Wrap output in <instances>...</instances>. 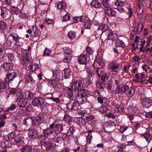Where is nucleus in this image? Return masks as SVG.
I'll return each mask as SVG.
<instances>
[{
    "instance_id": "13",
    "label": "nucleus",
    "mask_w": 152,
    "mask_h": 152,
    "mask_svg": "<svg viewBox=\"0 0 152 152\" xmlns=\"http://www.w3.org/2000/svg\"><path fill=\"white\" fill-rule=\"evenodd\" d=\"M80 106V104L77 102V101L76 102H74L72 103V104L71 105V108L69 107L68 105L67 106V109L69 110L70 109V110H66V112L69 113L70 111L71 110H78L79 109Z\"/></svg>"
},
{
    "instance_id": "56",
    "label": "nucleus",
    "mask_w": 152,
    "mask_h": 152,
    "mask_svg": "<svg viewBox=\"0 0 152 152\" xmlns=\"http://www.w3.org/2000/svg\"><path fill=\"white\" fill-rule=\"evenodd\" d=\"M105 125L107 128H114L115 126V124L113 121L107 122L105 124Z\"/></svg>"
},
{
    "instance_id": "30",
    "label": "nucleus",
    "mask_w": 152,
    "mask_h": 152,
    "mask_svg": "<svg viewBox=\"0 0 152 152\" xmlns=\"http://www.w3.org/2000/svg\"><path fill=\"white\" fill-rule=\"evenodd\" d=\"M55 131L58 132H61L63 130V125L59 123H57L54 125Z\"/></svg>"
},
{
    "instance_id": "35",
    "label": "nucleus",
    "mask_w": 152,
    "mask_h": 152,
    "mask_svg": "<svg viewBox=\"0 0 152 152\" xmlns=\"http://www.w3.org/2000/svg\"><path fill=\"white\" fill-rule=\"evenodd\" d=\"M110 69L113 70H115L118 69L119 66V64L116 62L114 61L111 63H110Z\"/></svg>"
},
{
    "instance_id": "26",
    "label": "nucleus",
    "mask_w": 152,
    "mask_h": 152,
    "mask_svg": "<svg viewBox=\"0 0 152 152\" xmlns=\"http://www.w3.org/2000/svg\"><path fill=\"white\" fill-rule=\"evenodd\" d=\"M107 39H110L113 41H116V40L118 39V36L115 33H110L107 36Z\"/></svg>"
},
{
    "instance_id": "40",
    "label": "nucleus",
    "mask_w": 152,
    "mask_h": 152,
    "mask_svg": "<svg viewBox=\"0 0 152 152\" xmlns=\"http://www.w3.org/2000/svg\"><path fill=\"white\" fill-rule=\"evenodd\" d=\"M62 76H64L65 79L69 78L70 75V71L68 69H65L62 72Z\"/></svg>"
},
{
    "instance_id": "41",
    "label": "nucleus",
    "mask_w": 152,
    "mask_h": 152,
    "mask_svg": "<svg viewBox=\"0 0 152 152\" xmlns=\"http://www.w3.org/2000/svg\"><path fill=\"white\" fill-rule=\"evenodd\" d=\"M32 148L28 146H23L21 149V152H31Z\"/></svg>"
},
{
    "instance_id": "20",
    "label": "nucleus",
    "mask_w": 152,
    "mask_h": 152,
    "mask_svg": "<svg viewBox=\"0 0 152 152\" xmlns=\"http://www.w3.org/2000/svg\"><path fill=\"white\" fill-rule=\"evenodd\" d=\"M24 98L28 100L32 99L34 96V94L30 91H26L24 93Z\"/></svg>"
},
{
    "instance_id": "34",
    "label": "nucleus",
    "mask_w": 152,
    "mask_h": 152,
    "mask_svg": "<svg viewBox=\"0 0 152 152\" xmlns=\"http://www.w3.org/2000/svg\"><path fill=\"white\" fill-rule=\"evenodd\" d=\"M47 138L46 137L43 135H41L38 137L37 140L38 142L39 141L40 143L42 145L46 141V140Z\"/></svg>"
},
{
    "instance_id": "43",
    "label": "nucleus",
    "mask_w": 152,
    "mask_h": 152,
    "mask_svg": "<svg viewBox=\"0 0 152 152\" xmlns=\"http://www.w3.org/2000/svg\"><path fill=\"white\" fill-rule=\"evenodd\" d=\"M84 23V26L86 28H90L91 26V22L88 19L85 18L83 22Z\"/></svg>"
},
{
    "instance_id": "29",
    "label": "nucleus",
    "mask_w": 152,
    "mask_h": 152,
    "mask_svg": "<svg viewBox=\"0 0 152 152\" xmlns=\"http://www.w3.org/2000/svg\"><path fill=\"white\" fill-rule=\"evenodd\" d=\"M89 94V93L87 90L86 89H84L83 88L80 90L78 92V95L85 97L87 96Z\"/></svg>"
},
{
    "instance_id": "5",
    "label": "nucleus",
    "mask_w": 152,
    "mask_h": 152,
    "mask_svg": "<svg viewBox=\"0 0 152 152\" xmlns=\"http://www.w3.org/2000/svg\"><path fill=\"white\" fill-rule=\"evenodd\" d=\"M142 104L144 108H148L152 104V97H145L142 101Z\"/></svg>"
},
{
    "instance_id": "38",
    "label": "nucleus",
    "mask_w": 152,
    "mask_h": 152,
    "mask_svg": "<svg viewBox=\"0 0 152 152\" xmlns=\"http://www.w3.org/2000/svg\"><path fill=\"white\" fill-rule=\"evenodd\" d=\"M25 78L27 82L33 83L34 82V80L31 74L26 75L25 77Z\"/></svg>"
},
{
    "instance_id": "24",
    "label": "nucleus",
    "mask_w": 152,
    "mask_h": 152,
    "mask_svg": "<svg viewBox=\"0 0 152 152\" xmlns=\"http://www.w3.org/2000/svg\"><path fill=\"white\" fill-rule=\"evenodd\" d=\"M1 16L3 18H5L7 15L8 12L9 11V10L5 7H2L1 9Z\"/></svg>"
},
{
    "instance_id": "44",
    "label": "nucleus",
    "mask_w": 152,
    "mask_h": 152,
    "mask_svg": "<svg viewBox=\"0 0 152 152\" xmlns=\"http://www.w3.org/2000/svg\"><path fill=\"white\" fill-rule=\"evenodd\" d=\"M23 137L20 136L16 137L15 138V142L18 145H22V143L23 142V141H22Z\"/></svg>"
},
{
    "instance_id": "10",
    "label": "nucleus",
    "mask_w": 152,
    "mask_h": 152,
    "mask_svg": "<svg viewBox=\"0 0 152 152\" xmlns=\"http://www.w3.org/2000/svg\"><path fill=\"white\" fill-rule=\"evenodd\" d=\"M53 79L50 80L48 81V84L50 86H52L53 87H56L58 85V80L57 77L56 75H55V73L53 72Z\"/></svg>"
},
{
    "instance_id": "22",
    "label": "nucleus",
    "mask_w": 152,
    "mask_h": 152,
    "mask_svg": "<svg viewBox=\"0 0 152 152\" xmlns=\"http://www.w3.org/2000/svg\"><path fill=\"white\" fill-rule=\"evenodd\" d=\"M15 133L14 132H12L10 133H9L7 135H5L4 137V139L7 140H12L15 137Z\"/></svg>"
},
{
    "instance_id": "53",
    "label": "nucleus",
    "mask_w": 152,
    "mask_h": 152,
    "mask_svg": "<svg viewBox=\"0 0 152 152\" xmlns=\"http://www.w3.org/2000/svg\"><path fill=\"white\" fill-rule=\"evenodd\" d=\"M64 50L65 54L66 55H69V54L72 53V51L71 48L68 47L64 48Z\"/></svg>"
},
{
    "instance_id": "64",
    "label": "nucleus",
    "mask_w": 152,
    "mask_h": 152,
    "mask_svg": "<svg viewBox=\"0 0 152 152\" xmlns=\"http://www.w3.org/2000/svg\"><path fill=\"white\" fill-rule=\"evenodd\" d=\"M16 96L17 97L18 99H22L24 98V96L23 94L20 91V90H18L17 93L16 94Z\"/></svg>"
},
{
    "instance_id": "17",
    "label": "nucleus",
    "mask_w": 152,
    "mask_h": 152,
    "mask_svg": "<svg viewBox=\"0 0 152 152\" xmlns=\"http://www.w3.org/2000/svg\"><path fill=\"white\" fill-rule=\"evenodd\" d=\"M74 121L78 125L83 126L85 123V119L82 117L75 118Z\"/></svg>"
},
{
    "instance_id": "39",
    "label": "nucleus",
    "mask_w": 152,
    "mask_h": 152,
    "mask_svg": "<svg viewBox=\"0 0 152 152\" xmlns=\"http://www.w3.org/2000/svg\"><path fill=\"white\" fill-rule=\"evenodd\" d=\"M67 36L70 39H75L76 36V33L74 31H70L67 34Z\"/></svg>"
},
{
    "instance_id": "42",
    "label": "nucleus",
    "mask_w": 152,
    "mask_h": 152,
    "mask_svg": "<svg viewBox=\"0 0 152 152\" xmlns=\"http://www.w3.org/2000/svg\"><path fill=\"white\" fill-rule=\"evenodd\" d=\"M116 42H115V46L117 47L124 48V44L123 41L118 39L116 40Z\"/></svg>"
},
{
    "instance_id": "46",
    "label": "nucleus",
    "mask_w": 152,
    "mask_h": 152,
    "mask_svg": "<svg viewBox=\"0 0 152 152\" xmlns=\"http://www.w3.org/2000/svg\"><path fill=\"white\" fill-rule=\"evenodd\" d=\"M128 97L129 98H131L135 93V90L132 87L128 88Z\"/></svg>"
},
{
    "instance_id": "25",
    "label": "nucleus",
    "mask_w": 152,
    "mask_h": 152,
    "mask_svg": "<svg viewBox=\"0 0 152 152\" xmlns=\"http://www.w3.org/2000/svg\"><path fill=\"white\" fill-rule=\"evenodd\" d=\"M18 104L20 107H23L26 104L27 102L25 99L24 98L21 99L17 100Z\"/></svg>"
},
{
    "instance_id": "8",
    "label": "nucleus",
    "mask_w": 152,
    "mask_h": 152,
    "mask_svg": "<svg viewBox=\"0 0 152 152\" xmlns=\"http://www.w3.org/2000/svg\"><path fill=\"white\" fill-rule=\"evenodd\" d=\"M1 68L6 72H8L12 69L13 64L10 63L6 62L1 66Z\"/></svg>"
},
{
    "instance_id": "58",
    "label": "nucleus",
    "mask_w": 152,
    "mask_h": 152,
    "mask_svg": "<svg viewBox=\"0 0 152 152\" xmlns=\"http://www.w3.org/2000/svg\"><path fill=\"white\" fill-rule=\"evenodd\" d=\"M64 119L67 123L71 122L72 120V118L67 114L65 115L64 118Z\"/></svg>"
},
{
    "instance_id": "60",
    "label": "nucleus",
    "mask_w": 152,
    "mask_h": 152,
    "mask_svg": "<svg viewBox=\"0 0 152 152\" xmlns=\"http://www.w3.org/2000/svg\"><path fill=\"white\" fill-rule=\"evenodd\" d=\"M125 3L124 1H122L121 0H117L115 2V4L118 7H122L125 5Z\"/></svg>"
},
{
    "instance_id": "55",
    "label": "nucleus",
    "mask_w": 152,
    "mask_h": 152,
    "mask_svg": "<svg viewBox=\"0 0 152 152\" xmlns=\"http://www.w3.org/2000/svg\"><path fill=\"white\" fill-rule=\"evenodd\" d=\"M61 19L64 22L67 21L69 20L70 19V16L67 13L65 15L61 17Z\"/></svg>"
},
{
    "instance_id": "14",
    "label": "nucleus",
    "mask_w": 152,
    "mask_h": 152,
    "mask_svg": "<svg viewBox=\"0 0 152 152\" xmlns=\"http://www.w3.org/2000/svg\"><path fill=\"white\" fill-rule=\"evenodd\" d=\"M105 15L108 17H113L114 16L115 12L113 8L107 9L104 12Z\"/></svg>"
},
{
    "instance_id": "62",
    "label": "nucleus",
    "mask_w": 152,
    "mask_h": 152,
    "mask_svg": "<svg viewBox=\"0 0 152 152\" xmlns=\"http://www.w3.org/2000/svg\"><path fill=\"white\" fill-rule=\"evenodd\" d=\"M85 18L83 16H81L80 17H75L73 18V20L75 21H80L83 22Z\"/></svg>"
},
{
    "instance_id": "21",
    "label": "nucleus",
    "mask_w": 152,
    "mask_h": 152,
    "mask_svg": "<svg viewBox=\"0 0 152 152\" xmlns=\"http://www.w3.org/2000/svg\"><path fill=\"white\" fill-rule=\"evenodd\" d=\"M91 6L96 9L100 8L101 7V5L98 0H93L91 2Z\"/></svg>"
},
{
    "instance_id": "15",
    "label": "nucleus",
    "mask_w": 152,
    "mask_h": 152,
    "mask_svg": "<svg viewBox=\"0 0 152 152\" xmlns=\"http://www.w3.org/2000/svg\"><path fill=\"white\" fill-rule=\"evenodd\" d=\"M68 91L66 92L65 95L69 99L72 100L75 97L73 91L69 88H68Z\"/></svg>"
},
{
    "instance_id": "31",
    "label": "nucleus",
    "mask_w": 152,
    "mask_h": 152,
    "mask_svg": "<svg viewBox=\"0 0 152 152\" xmlns=\"http://www.w3.org/2000/svg\"><path fill=\"white\" fill-rule=\"evenodd\" d=\"M88 134L86 136V139L87 143L90 144L93 138L91 133L93 132V131L92 130H89L88 131Z\"/></svg>"
},
{
    "instance_id": "52",
    "label": "nucleus",
    "mask_w": 152,
    "mask_h": 152,
    "mask_svg": "<svg viewBox=\"0 0 152 152\" xmlns=\"http://www.w3.org/2000/svg\"><path fill=\"white\" fill-rule=\"evenodd\" d=\"M16 108V105L14 104L11 105L9 107L6 108L4 112H9L10 111H12Z\"/></svg>"
},
{
    "instance_id": "18",
    "label": "nucleus",
    "mask_w": 152,
    "mask_h": 152,
    "mask_svg": "<svg viewBox=\"0 0 152 152\" xmlns=\"http://www.w3.org/2000/svg\"><path fill=\"white\" fill-rule=\"evenodd\" d=\"M142 134L141 137H144L148 142H149L152 139V136L148 132L143 133L142 132L141 133Z\"/></svg>"
},
{
    "instance_id": "2",
    "label": "nucleus",
    "mask_w": 152,
    "mask_h": 152,
    "mask_svg": "<svg viewBox=\"0 0 152 152\" xmlns=\"http://www.w3.org/2000/svg\"><path fill=\"white\" fill-rule=\"evenodd\" d=\"M45 99L40 97H37L33 99L31 104L34 107L41 106L44 104Z\"/></svg>"
},
{
    "instance_id": "12",
    "label": "nucleus",
    "mask_w": 152,
    "mask_h": 152,
    "mask_svg": "<svg viewBox=\"0 0 152 152\" xmlns=\"http://www.w3.org/2000/svg\"><path fill=\"white\" fill-rule=\"evenodd\" d=\"M4 140V141L1 142L0 143V146L2 148H10L12 146V143L9 140Z\"/></svg>"
},
{
    "instance_id": "32",
    "label": "nucleus",
    "mask_w": 152,
    "mask_h": 152,
    "mask_svg": "<svg viewBox=\"0 0 152 152\" xmlns=\"http://www.w3.org/2000/svg\"><path fill=\"white\" fill-rule=\"evenodd\" d=\"M94 52V50L90 47L88 46L86 48L85 50L84 51L83 53L84 54L88 55L91 54Z\"/></svg>"
},
{
    "instance_id": "7",
    "label": "nucleus",
    "mask_w": 152,
    "mask_h": 152,
    "mask_svg": "<svg viewBox=\"0 0 152 152\" xmlns=\"http://www.w3.org/2000/svg\"><path fill=\"white\" fill-rule=\"evenodd\" d=\"M42 145L45 148V150L48 152H53V150L52 148L53 147L51 141H46Z\"/></svg>"
},
{
    "instance_id": "33",
    "label": "nucleus",
    "mask_w": 152,
    "mask_h": 152,
    "mask_svg": "<svg viewBox=\"0 0 152 152\" xmlns=\"http://www.w3.org/2000/svg\"><path fill=\"white\" fill-rule=\"evenodd\" d=\"M102 6L104 7V9H109L111 6V4L109 0H103Z\"/></svg>"
},
{
    "instance_id": "9",
    "label": "nucleus",
    "mask_w": 152,
    "mask_h": 152,
    "mask_svg": "<svg viewBox=\"0 0 152 152\" xmlns=\"http://www.w3.org/2000/svg\"><path fill=\"white\" fill-rule=\"evenodd\" d=\"M78 62L80 64H85L87 61V56L83 53L80 55L78 59Z\"/></svg>"
},
{
    "instance_id": "48",
    "label": "nucleus",
    "mask_w": 152,
    "mask_h": 152,
    "mask_svg": "<svg viewBox=\"0 0 152 152\" xmlns=\"http://www.w3.org/2000/svg\"><path fill=\"white\" fill-rule=\"evenodd\" d=\"M74 127L73 126L69 127L67 133V135L68 136H72L75 132Z\"/></svg>"
},
{
    "instance_id": "49",
    "label": "nucleus",
    "mask_w": 152,
    "mask_h": 152,
    "mask_svg": "<svg viewBox=\"0 0 152 152\" xmlns=\"http://www.w3.org/2000/svg\"><path fill=\"white\" fill-rule=\"evenodd\" d=\"M51 52L52 50H51L49 49L48 48H45L44 51L43 56H49L50 55Z\"/></svg>"
},
{
    "instance_id": "47",
    "label": "nucleus",
    "mask_w": 152,
    "mask_h": 152,
    "mask_svg": "<svg viewBox=\"0 0 152 152\" xmlns=\"http://www.w3.org/2000/svg\"><path fill=\"white\" fill-rule=\"evenodd\" d=\"M108 28V26L107 24H102L98 28L99 30H101L102 33H103V32L106 31Z\"/></svg>"
},
{
    "instance_id": "45",
    "label": "nucleus",
    "mask_w": 152,
    "mask_h": 152,
    "mask_svg": "<svg viewBox=\"0 0 152 152\" xmlns=\"http://www.w3.org/2000/svg\"><path fill=\"white\" fill-rule=\"evenodd\" d=\"M8 86V85L6 81L0 82V91L7 88Z\"/></svg>"
},
{
    "instance_id": "3",
    "label": "nucleus",
    "mask_w": 152,
    "mask_h": 152,
    "mask_svg": "<svg viewBox=\"0 0 152 152\" xmlns=\"http://www.w3.org/2000/svg\"><path fill=\"white\" fill-rule=\"evenodd\" d=\"M17 76L16 72H12L8 73L6 75L5 80L7 83H10L13 81Z\"/></svg>"
},
{
    "instance_id": "63",
    "label": "nucleus",
    "mask_w": 152,
    "mask_h": 152,
    "mask_svg": "<svg viewBox=\"0 0 152 152\" xmlns=\"http://www.w3.org/2000/svg\"><path fill=\"white\" fill-rule=\"evenodd\" d=\"M103 68L102 67H98L97 68L96 70V72L98 76L99 77L101 75V74L103 72Z\"/></svg>"
},
{
    "instance_id": "6",
    "label": "nucleus",
    "mask_w": 152,
    "mask_h": 152,
    "mask_svg": "<svg viewBox=\"0 0 152 152\" xmlns=\"http://www.w3.org/2000/svg\"><path fill=\"white\" fill-rule=\"evenodd\" d=\"M54 126V124L53 123L50 125L49 128H46L44 129L43 131L44 135L46 137H47L51 135L53 133V131L52 129Z\"/></svg>"
},
{
    "instance_id": "28",
    "label": "nucleus",
    "mask_w": 152,
    "mask_h": 152,
    "mask_svg": "<svg viewBox=\"0 0 152 152\" xmlns=\"http://www.w3.org/2000/svg\"><path fill=\"white\" fill-rule=\"evenodd\" d=\"M77 101L80 104H83L85 103L86 102V98L80 95H78L76 97Z\"/></svg>"
},
{
    "instance_id": "1",
    "label": "nucleus",
    "mask_w": 152,
    "mask_h": 152,
    "mask_svg": "<svg viewBox=\"0 0 152 152\" xmlns=\"http://www.w3.org/2000/svg\"><path fill=\"white\" fill-rule=\"evenodd\" d=\"M46 117L45 115L40 114L38 115L35 118H33L34 126H36L37 124L45 122L47 120Z\"/></svg>"
},
{
    "instance_id": "61",
    "label": "nucleus",
    "mask_w": 152,
    "mask_h": 152,
    "mask_svg": "<svg viewBox=\"0 0 152 152\" xmlns=\"http://www.w3.org/2000/svg\"><path fill=\"white\" fill-rule=\"evenodd\" d=\"M5 56L7 58L9 61L11 62L14 59V55L11 53H7Z\"/></svg>"
},
{
    "instance_id": "51",
    "label": "nucleus",
    "mask_w": 152,
    "mask_h": 152,
    "mask_svg": "<svg viewBox=\"0 0 152 152\" xmlns=\"http://www.w3.org/2000/svg\"><path fill=\"white\" fill-rule=\"evenodd\" d=\"M124 110V108L123 106H121L114 108V111L115 113L118 112L121 113L123 112Z\"/></svg>"
},
{
    "instance_id": "37",
    "label": "nucleus",
    "mask_w": 152,
    "mask_h": 152,
    "mask_svg": "<svg viewBox=\"0 0 152 152\" xmlns=\"http://www.w3.org/2000/svg\"><path fill=\"white\" fill-rule=\"evenodd\" d=\"M33 37H38L40 34L39 29L37 27H33Z\"/></svg>"
},
{
    "instance_id": "11",
    "label": "nucleus",
    "mask_w": 152,
    "mask_h": 152,
    "mask_svg": "<svg viewBox=\"0 0 152 152\" xmlns=\"http://www.w3.org/2000/svg\"><path fill=\"white\" fill-rule=\"evenodd\" d=\"M52 144L53 147L58 148L59 147L61 144V142L59 138H55L51 140Z\"/></svg>"
},
{
    "instance_id": "59",
    "label": "nucleus",
    "mask_w": 152,
    "mask_h": 152,
    "mask_svg": "<svg viewBox=\"0 0 152 152\" xmlns=\"http://www.w3.org/2000/svg\"><path fill=\"white\" fill-rule=\"evenodd\" d=\"M108 110V109L105 106H101L99 108V111L100 113H105Z\"/></svg>"
},
{
    "instance_id": "16",
    "label": "nucleus",
    "mask_w": 152,
    "mask_h": 152,
    "mask_svg": "<svg viewBox=\"0 0 152 152\" xmlns=\"http://www.w3.org/2000/svg\"><path fill=\"white\" fill-rule=\"evenodd\" d=\"M38 134L37 131L35 129H32L28 132V137L31 139H34L37 137Z\"/></svg>"
},
{
    "instance_id": "36",
    "label": "nucleus",
    "mask_w": 152,
    "mask_h": 152,
    "mask_svg": "<svg viewBox=\"0 0 152 152\" xmlns=\"http://www.w3.org/2000/svg\"><path fill=\"white\" fill-rule=\"evenodd\" d=\"M143 28V25L142 23H139L136 30V32L137 34H139L142 31Z\"/></svg>"
},
{
    "instance_id": "50",
    "label": "nucleus",
    "mask_w": 152,
    "mask_h": 152,
    "mask_svg": "<svg viewBox=\"0 0 152 152\" xmlns=\"http://www.w3.org/2000/svg\"><path fill=\"white\" fill-rule=\"evenodd\" d=\"M96 88L99 89H103L105 87L104 84L102 82H98L96 84Z\"/></svg>"
},
{
    "instance_id": "19",
    "label": "nucleus",
    "mask_w": 152,
    "mask_h": 152,
    "mask_svg": "<svg viewBox=\"0 0 152 152\" xmlns=\"http://www.w3.org/2000/svg\"><path fill=\"white\" fill-rule=\"evenodd\" d=\"M142 125L141 123H137L134 125L135 129L137 130L138 132L141 131V132H144L146 131V129L142 126Z\"/></svg>"
},
{
    "instance_id": "54",
    "label": "nucleus",
    "mask_w": 152,
    "mask_h": 152,
    "mask_svg": "<svg viewBox=\"0 0 152 152\" xmlns=\"http://www.w3.org/2000/svg\"><path fill=\"white\" fill-rule=\"evenodd\" d=\"M9 37H12V39L15 41L16 42H19V40L21 38L18 35H10Z\"/></svg>"
},
{
    "instance_id": "57",
    "label": "nucleus",
    "mask_w": 152,
    "mask_h": 152,
    "mask_svg": "<svg viewBox=\"0 0 152 152\" xmlns=\"http://www.w3.org/2000/svg\"><path fill=\"white\" fill-rule=\"evenodd\" d=\"M121 94H122L126 93L127 90L128 89L129 86L126 85H124L121 87Z\"/></svg>"
},
{
    "instance_id": "27",
    "label": "nucleus",
    "mask_w": 152,
    "mask_h": 152,
    "mask_svg": "<svg viewBox=\"0 0 152 152\" xmlns=\"http://www.w3.org/2000/svg\"><path fill=\"white\" fill-rule=\"evenodd\" d=\"M23 124L28 126L31 124H32L34 126L33 124V118H26L25 119L23 122Z\"/></svg>"
},
{
    "instance_id": "23",
    "label": "nucleus",
    "mask_w": 152,
    "mask_h": 152,
    "mask_svg": "<svg viewBox=\"0 0 152 152\" xmlns=\"http://www.w3.org/2000/svg\"><path fill=\"white\" fill-rule=\"evenodd\" d=\"M39 67V65L35 63L32 64L28 66L29 70L33 72H35L37 70Z\"/></svg>"
},
{
    "instance_id": "4",
    "label": "nucleus",
    "mask_w": 152,
    "mask_h": 152,
    "mask_svg": "<svg viewBox=\"0 0 152 152\" xmlns=\"http://www.w3.org/2000/svg\"><path fill=\"white\" fill-rule=\"evenodd\" d=\"M83 83L82 80L75 81L72 85V88L75 90L79 91L83 88Z\"/></svg>"
}]
</instances>
